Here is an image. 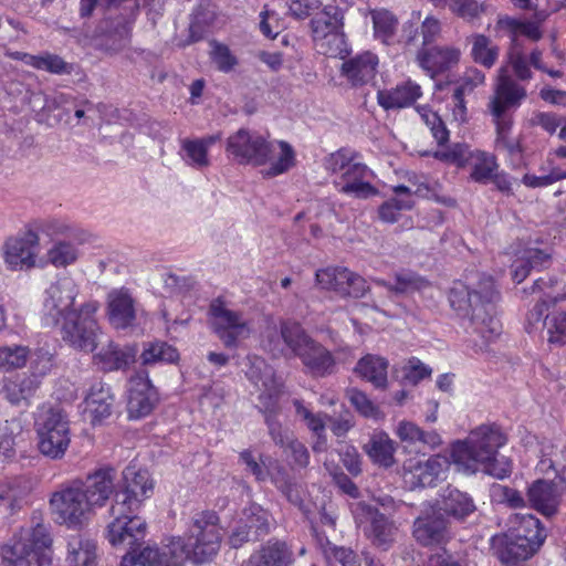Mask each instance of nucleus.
Wrapping results in <instances>:
<instances>
[{"mask_svg":"<svg viewBox=\"0 0 566 566\" xmlns=\"http://www.w3.org/2000/svg\"><path fill=\"white\" fill-rule=\"evenodd\" d=\"M494 554L505 566H527L525 563L541 547L537 544L530 543V539L517 538L510 533H505L492 538Z\"/></svg>","mask_w":566,"mask_h":566,"instance_id":"a878e982","label":"nucleus"},{"mask_svg":"<svg viewBox=\"0 0 566 566\" xmlns=\"http://www.w3.org/2000/svg\"><path fill=\"white\" fill-rule=\"evenodd\" d=\"M505 443L506 437L500 427L483 424L472 430L464 441H457L452 444L451 459L458 471L464 474L481 471L503 480L513 470L512 461L497 453V450Z\"/></svg>","mask_w":566,"mask_h":566,"instance_id":"7ed1b4c3","label":"nucleus"},{"mask_svg":"<svg viewBox=\"0 0 566 566\" xmlns=\"http://www.w3.org/2000/svg\"><path fill=\"white\" fill-rule=\"evenodd\" d=\"M27 489L17 482H10L0 486V505L10 513L20 510L25 503Z\"/></svg>","mask_w":566,"mask_h":566,"instance_id":"6e6d98bb","label":"nucleus"},{"mask_svg":"<svg viewBox=\"0 0 566 566\" xmlns=\"http://www.w3.org/2000/svg\"><path fill=\"white\" fill-rule=\"evenodd\" d=\"M87 234L81 239L57 238L46 250V262L56 269H65L75 264L82 256L81 245L86 242Z\"/></svg>","mask_w":566,"mask_h":566,"instance_id":"f704fd0d","label":"nucleus"},{"mask_svg":"<svg viewBox=\"0 0 566 566\" xmlns=\"http://www.w3.org/2000/svg\"><path fill=\"white\" fill-rule=\"evenodd\" d=\"M208 323L227 348L238 347L247 327L243 315L229 308L220 298L210 303Z\"/></svg>","mask_w":566,"mask_h":566,"instance_id":"dca6fc26","label":"nucleus"},{"mask_svg":"<svg viewBox=\"0 0 566 566\" xmlns=\"http://www.w3.org/2000/svg\"><path fill=\"white\" fill-rule=\"evenodd\" d=\"M116 471L111 467H102L87 474L82 481L83 493L93 511L103 507L115 491Z\"/></svg>","mask_w":566,"mask_h":566,"instance_id":"cd10ccee","label":"nucleus"},{"mask_svg":"<svg viewBox=\"0 0 566 566\" xmlns=\"http://www.w3.org/2000/svg\"><path fill=\"white\" fill-rule=\"evenodd\" d=\"M113 401L114 397L106 384L97 381L91 386L84 400V413L92 424L99 423L111 416Z\"/></svg>","mask_w":566,"mask_h":566,"instance_id":"c9c22d12","label":"nucleus"},{"mask_svg":"<svg viewBox=\"0 0 566 566\" xmlns=\"http://www.w3.org/2000/svg\"><path fill=\"white\" fill-rule=\"evenodd\" d=\"M396 434L406 448H415L418 451L426 447L436 449L442 443L441 437L436 431H424L415 422L407 420L398 423Z\"/></svg>","mask_w":566,"mask_h":566,"instance_id":"58836bf2","label":"nucleus"},{"mask_svg":"<svg viewBox=\"0 0 566 566\" xmlns=\"http://www.w3.org/2000/svg\"><path fill=\"white\" fill-rule=\"evenodd\" d=\"M371 19L376 38L384 43H388L397 29L398 21L396 17L388 10H374L371 11Z\"/></svg>","mask_w":566,"mask_h":566,"instance_id":"5fc2aeb1","label":"nucleus"},{"mask_svg":"<svg viewBox=\"0 0 566 566\" xmlns=\"http://www.w3.org/2000/svg\"><path fill=\"white\" fill-rule=\"evenodd\" d=\"M395 283L387 282L381 279L375 280L377 285L386 287L389 292L395 294H412L415 292H422L430 287V282L412 271H401L395 274Z\"/></svg>","mask_w":566,"mask_h":566,"instance_id":"a18cd8bd","label":"nucleus"},{"mask_svg":"<svg viewBox=\"0 0 566 566\" xmlns=\"http://www.w3.org/2000/svg\"><path fill=\"white\" fill-rule=\"evenodd\" d=\"M39 245L40 237L28 226L22 233L9 238L3 245V258L8 269L22 271L33 268Z\"/></svg>","mask_w":566,"mask_h":566,"instance_id":"412c9836","label":"nucleus"},{"mask_svg":"<svg viewBox=\"0 0 566 566\" xmlns=\"http://www.w3.org/2000/svg\"><path fill=\"white\" fill-rule=\"evenodd\" d=\"M153 488L148 471L128 465L123 471V491L115 495L114 503L127 506L130 513L137 512L145 499L149 497Z\"/></svg>","mask_w":566,"mask_h":566,"instance_id":"5701e85b","label":"nucleus"},{"mask_svg":"<svg viewBox=\"0 0 566 566\" xmlns=\"http://www.w3.org/2000/svg\"><path fill=\"white\" fill-rule=\"evenodd\" d=\"M294 553L285 541L269 538L250 556V566H292Z\"/></svg>","mask_w":566,"mask_h":566,"instance_id":"2f4dec72","label":"nucleus"},{"mask_svg":"<svg viewBox=\"0 0 566 566\" xmlns=\"http://www.w3.org/2000/svg\"><path fill=\"white\" fill-rule=\"evenodd\" d=\"M136 300L126 287L114 289L107 295L109 323L117 329H125L136 321Z\"/></svg>","mask_w":566,"mask_h":566,"instance_id":"c756f323","label":"nucleus"},{"mask_svg":"<svg viewBox=\"0 0 566 566\" xmlns=\"http://www.w3.org/2000/svg\"><path fill=\"white\" fill-rule=\"evenodd\" d=\"M496 126V139L495 144L497 148H503L509 154L514 155L522 151L521 145L517 140L510 137V130L512 127V120H494Z\"/></svg>","mask_w":566,"mask_h":566,"instance_id":"774afa93","label":"nucleus"},{"mask_svg":"<svg viewBox=\"0 0 566 566\" xmlns=\"http://www.w3.org/2000/svg\"><path fill=\"white\" fill-rule=\"evenodd\" d=\"M158 396L151 385L147 371H138L132 376L128 386L127 411L129 418H142L151 412Z\"/></svg>","mask_w":566,"mask_h":566,"instance_id":"b1692460","label":"nucleus"},{"mask_svg":"<svg viewBox=\"0 0 566 566\" xmlns=\"http://www.w3.org/2000/svg\"><path fill=\"white\" fill-rule=\"evenodd\" d=\"M467 41L471 44V57L475 63L486 69H491L495 65L500 50L489 36L474 33L470 35Z\"/></svg>","mask_w":566,"mask_h":566,"instance_id":"49530a36","label":"nucleus"},{"mask_svg":"<svg viewBox=\"0 0 566 566\" xmlns=\"http://www.w3.org/2000/svg\"><path fill=\"white\" fill-rule=\"evenodd\" d=\"M346 397L352 406L366 418H376L379 413V408L367 397V395L357 389L348 388Z\"/></svg>","mask_w":566,"mask_h":566,"instance_id":"e2e57ef3","label":"nucleus"},{"mask_svg":"<svg viewBox=\"0 0 566 566\" xmlns=\"http://www.w3.org/2000/svg\"><path fill=\"white\" fill-rule=\"evenodd\" d=\"M50 506L55 521L72 528L82 527L94 513L83 493L82 480L61 485L52 493Z\"/></svg>","mask_w":566,"mask_h":566,"instance_id":"9d476101","label":"nucleus"},{"mask_svg":"<svg viewBox=\"0 0 566 566\" xmlns=\"http://www.w3.org/2000/svg\"><path fill=\"white\" fill-rule=\"evenodd\" d=\"M544 326L547 327L548 342L551 344L566 343V312L556 315H546Z\"/></svg>","mask_w":566,"mask_h":566,"instance_id":"69168bd1","label":"nucleus"},{"mask_svg":"<svg viewBox=\"0 0 566 566\" xmlns=\"http://www.w3.org/2000/svg\"><path fill=\"white\" fill-rule=\"evenodd\" d=\"M144 365L155 364L159 361L175 363L179 358L177 349L167 343L158 342L149 344L144 348L142 355Z\"/></svg>","mask_w":566,"mask_h":566,"instance_id":"864d4df0","label":"nucleus"},{"mask_svg":"<svg viewBox=\"0 0 566 566\" xmlns=\"http://www.w3.org/2000/svg\"><path fill=\"white\" fill-rule=\"evenodd\" d=\"M494 281L485 277L476 290L462 282H454L449 291V302L459 316L468 318L474 333L491 339L501 333V323L495 316L494 303L499 300Z\"/></svg>","mask_w":566,"mask_h":566,"instance_id":"20e7f679","label":"nucleus"},{"mask_svg":"<svg viewBox=\"0 0 566 566\" xmlns=\"http://www.w3.org/2000/svg\"><path fill=\"white\" fill-rule=\"evenodd\" d=\"M345 8L326 4L310 21L312 40L317 53L345 59L349 46L344 32Z\"/></svg>","mask_w":566,"mask_h":566,"instance_id":"423d86ee","label":"nucleus"},{"mask_svg":"<svg viewBox=\"0 0 566 566\" xmlns=\"http://www.w3.org/2000/svg\"><path fill=\"white\" fill-rule=\"evenodd\" d=\"M566 490V480L557 475L553 480H535L527 489V501L534 510L546 517L558 512L563 494Z\"/></svg>","mask_w":566,"mask_h":566,"instance_id":"aec40b11","label":"nucleus"},{"mask_svg":"<svg viewBox=\"0 0 566 566\" xmlns=\"http://www.w3.org/2000/svg\"><path fill=\"white\" fill-rule=\"evenodd\" d=\"M412 535L421 546L446 545L452 538L451 522L433 504H424L413 521Z\"/></svg>","mask_w":566,"mask_h":566,"instance_id":"2eb2a0df","label":"nucleus"},{"mask_svg":"<svg viewBox=\"0 0 566 566\" xmlns=\"http://www.w3.org/2000/svg\"><path fill=\"white\" fill-rule=\"evenodd\" d=\"M526 96L525 87L518 84L505 67H501L488 108L494 120L511 119L509 113L517 109Z\"/></svg>","mask_w":566,"mask_h":566,"instance_id":"f3484780","label":"nucleus"},{"mask_svg":"<svg viewBox=\"0 0 566 566\" xmlns=\"http://www.w3.org/2000/svg\"><path fill=\"white\" fill-rule=\"evenodd\" d=\"M180 156L187 166L195 169H203L210 165L208 150L197 139H182Z\"/></svg>","mask_w":566,"mask_h":566,"instance_id":"8fccbe9b","label":"nucleus"},{"mask_svg":"<svg viewBox=\"0 0 566 566\" xmlns=\"http://www.w3.org/2000/svg\"><path fill=\"white\" fill-rule=\"evenodd\" d=\"M421 95L420 85L408 80L391 90L379 91L377 99L385 109H398L413 105Z\"/></svg>","mask_w":566,"mask_h":566,"instance_id":"e433bc0d","label":"nucleus"},{"mask_svg":"<svg viewBox=\"0 0 566 566\" xmlns=\"http://www.w3.org/2000/svg\"><path fill=\"white\" fill-rule=\"evenodd\" d=\"M227 151L240 164L248 161V130L240 128L228 138Z\"/></svg>","mask_w":566,"mask_h":566,"instance_id":"338daca9","label":"nucleus"},{"mask_svg":"<svg viewBox=\"0 0 566 566\" xmlns=\"http://www.w3.org/2000/svg\"><path fill=\"white\" fill-rule=\"evenodd\" d=\"M363 450L379 467L390 468L395 463V442L385 432L373 434Z\"/></svg>","mask_w":566,"mask_h":566,"instance_id":"37998d69","label":"nucleus"},{"mask_svg":"<svg viewBox=\"0 0 566 566\" xmlns=\"http://www.w3.org/2000/svg\"><path fill=\"white\" fill-rule=\"evenodd\" d=\"M416 52L419 66L432 78L457 65L461 55L459 49L448 45H431Z\"/></svg>","mask_w":566,"mask_h":566,"instance_id":"c85d7f7f","label":"nucleus"},{"mask_svg":"<svg viewBox=\"0 0 566 566\" xmlns=\"http://www.w3.org/2000/svg\"><path fill=\"white\" fill-rule=\"evenodd\" d=\"M388 367L386 358L367 354L357 361L354 371L375 388L385 389L388 385Z\"/></svg>","mask_w":566,"mask_h":566,"instance_id":"ea45409f","label":"nucleus"},{"mask_svg":"<svg viewBox=\"0 0 566 566\" xmlns=\"http://www.w3.org/2000/svg\"><path fill=\"white\" fill-rule=\"evenodd\" d=\"M262 322L260 344L272 357H297L305 373L314 378L336 373L337 363L333 353L312 338L300 323L285 321L277 328L271 316L263 317Z\"/></svg>","mask_w":566,"mask_h":566,"instance_id":"f03ea898","label":"nucleus"},{"mask_svg":"<svg viewBox=\"0 0 566 566\" xmlns=\"http://www.w3.org/2000/svg\"><path fill=\"white\" fill-rule=\"evenodd\" d=\"M98 307L97 302L90 301L61 318L62 339L72 348L85 353H93L97 348L102 334L96 319Z\"/></svg>","mask_w":566,"mask_h":566,"instance_id":"6e6552de","label":"nucleus"},{"mask_svg":"<svg viewBox=\"0 0 566 566\" xmlns=\"http://www.w3.org/2000/svg\"><path fill=\"white\" fill-rule=\"evenodd\" d=\"M449 464L448 458L440 454L427 460L409 459L402 467L403 478L412 488H432L442 479Z\"/></svg>","mask_w":566,"mask_h":566,"instance_id":"4be33fe9","label":"nucleus"},{"mask_svg":"<svg viewBox=\"0 0 566 566\" xmlns=\"http://www.w3.org/2000/svg\"><path fill=\"white\" fill-rule=\"evenodd\" d=\"M378 57L367 51L345 61L340 73L353 86H363L371 83L377 73Z\"/></svg>","mask_w":566,"mask_h":566,"instance_id":"72a5a7b5","label":"nucleus"},{"mask_svg":"<svg viewBox=\"0 0 566 566\" xmlns=\"http://www.w3.org/2000/svg\"><path fill=\"white\" fill-rule=\"evenodd\" d=\"M52 539L45 526L22 528L1 546L3 566H49Z\"/></svg>","mask_w":566,"mask_h":566,"instance_id":"39448f33","label":"nucleus"},{"mask_svg":"<svg viewBox=\"0 0 566 566\" xmlns=\"http://www.w3.org/2000/svg\"><path fill=\"white\" fill-rule=\"evenodd\" d=\"M219 517L206 511L196 516L186 538H172L164 546H144L137 555L123 557L120 566H184L210 560L219 551L221 534Z\"/></svg>","mask_w":566,"mask_h":566,"instance_id":"f257e3e1","label":"nucleus"},{"mask_svg":"<svg viewBox=\"0 0 566 566\" xmlns=\"http://www.w3.org/2000/svg\"><path fill=\"white\" fill-rule=\"evenodd\" d=\"M370 175L368 167L360 163H352L348 168L343 172V184L340 192L346 195H354L357 198L366 199L377 193V189L365 181Z\"/></svg>","mask_w":566,"mask_h":566,"instance_id":"4c0bfd02","label":"nucleus"},{"mask_svg":"<svg viewBox=\"0 0 566 566\" xmlns=\"http://www.w3.org/2000/svg\"><path fill=\"white\" fill-rule=\"evenodd\" d=\"M15 57L21 59L27 65L36 70L54 74H69L72 71V66L56 54L44 53L41 55H32L28 53H17Z\"/></svg>","mask_w":566,"mask_h":566,"instance_id":"de8ad7c7","label":"nucleus"},{"mask_svg":"<svg viewBox=\"0 0 566 566\" xmlns=\"http://www.w3.org/2000/svg\"><path fill=\"white\" fill-rule=\"evenodd\" d=\"M214 21V12L208 8L198 7L193 13L189 25V38L186 44L202 40Z\"/></svg>","mask_w":566,"mask_h":566,"instance_id":"603ef678","label":"nucleus"},{"mask_svg":"<svg viewBox=\"0 0 566 566\" xmlns=\"http://www.w3.org/2000/svg\"><path fill=\"white\" fill-rule=\"evenodd\" d=\"M30 356L27 346L12 344L0 346V370L10 371L25 366Z\"/></svg>","mask_w":566,"mask_h":566,"instance_id":"3c124183","label":"nucleus"},{"mask_svg":"<svg viewBox=\"0 0 566 566\" xmlns=\"http://www.w3.org/2000/svg\"><path fill=\"white\" fill-rule=\"evenodd\" d=\"M434 157L461 168L470 167V178L481 185L489 184L492 174L499 169L496 157L493 154L471 149L470 146L460 143L448 149L436 151Z\"/></svg>","mask_w":566,"mask_h":566,"instance_id":"f8f14e48","label":"nucleus"},{"mask_svg":"<svg viewBox=\"0 0 566 566\" xmlns=\"http://www.w3.org/2000/svg\"><path fill=\"white\" fill-rule=\"evenodd\" d=\"M265 422L269 434L275 446L283 450V453L292 460V462L305 468L310 462V453L307 448L295 437L294 432L283 427L282 423L272 415L266 416Z\"/></svg>","mask_w":566,"mask_h":566,"instance_id":"bb28decb","label":"nucleus"},{"mask_svg":"<svg viewBox=\"0 0 566 566\" xmlns=\"http://www.w3.org/2000/svg\"><path fill=\"white\" fill-rule=\"evenodd\" d=\"M113 521L106 527V538L108 543L116 548L127 549L123 557L137 555L142 549L146 537L147 525L145 520L130 513L127 506L119 503H113L109 509Z\"/></svg>","mask_w":566,"mask_h":566,"instance_id":"1a4fd4ad","label":"nucleus"},{"mask_svg":"<svg viewBox=\"0 0 566 566\" xmlns=\"http://www.w3.org/2000/svg\"><path fill=\"white\" fill-rule=\"evenodd\" d=\"M412 207L413 201L410 198H391L379 206L378 217L382 222L395 223L398 221L401 211L411 210Z\"/></svg>","mask_w":566,"mask_h":566,"instance_id":"052dcab7","label":"nucleus"},{"mask_svg":"<svg viewBox=\"0 0 566 566\" xmlns=\"http://www.w3.org/2000/svg\"><path fill=\"white\" fill-rule=\"evenodd\" d=\"M317 284L325 290H331L342 297H363L369 286L364 277L346 268L329 266L316 271Z\"/></svg>","mask_w":566,"mask_h":566,"instance_id":"6ab92c4d","label":"nucleus"},{"mask_svg":"<svg viewBox=\"0 0 566 566\" xmlns=\"http://www.w3.org/2000/svg\"><path fill=\"white\" fill-rule=\"evenodd\" d=\"M292 403L296 415L305 421L307 428L321 440L323 433H325L324 417H328L326 415L313 413L300 399H293Z\"/></svg>","mask_w":566,"mask_h":566,"instance_id":"680f3d73","label":"nucleus"},{"mask_svg":"<svg viewBox=\"0 0 566 566\" xmlns=\"http://www.w3.org/2000/svg\"><path fill=\"white\" fill-rule=\"evenodd\" d=\"M67 104H73L75 107V117L81 119L85 117L86 111L93 109V104L88 99L76 102L71 95L65 93H57L45 99L44 107L49 111L64 107Z\"/></svg>","mask_w":566,"mask_h":566,"instance_id":"13d9d810","label":"nucleus"},{"mask_svg":"<svg viewBox=\"0 0 566 566\" xmlns=\"http://www.w3.org/2000/svg\"><path fill=\"white\" fill-rule=\"evenodd\" d=\"M38 447L40 452L52 459H62L71 443L67 415L60 409H50L38 421Z\"/></svg>","mask_w":566,"mask_h":566,"instance_id":"9b49d317","label":"nucleus"},{"mask_svg":"<svg viewBox=\"0 0 566 566\" xmlns=\"http://www.w3.org/2000/svg\"><path fill=\"white\" fill-rule=\"evenodd\" d=\"M96 544L82 535H73L67 542L66 562L70 566H95Z\"/></svg>","mask_w":566,"mask_h":566,"instance_id":"c03bdc74","label":"nucleus"},{"mask_svg":"<svg viewBox=\"0 0 566 566\" xmlns=\"http://www.w3.org/2000/svg\"><path fill=\"white\" fill-rule=\"evenodd\" d=\"M441 31L440 20L428 15L419 27L406 23L402 27L400 42L408 51H419L421 48L431 46L440 38Z\"/></svg>","mask_w":566,"mask_h":566,"instance_id":"7c9ffc66","label":"nucleus"},{"mask_svg":"<svg viewBox=\"0 0 566 566\" xmlns=\"http://www.w3.org/2000/svg\"><path fill=\"white\" fill-rule=\"evenodd\" d=\"M433 506L442 512V515L450 522L459 523L467 522L478 510L471 494L452 485H448L441 491Z\"/></svg>","mask_w":566,"mask_h":566,"instance_id":"393cba45","label":"nucleus"},{"mask_svg":"<svg viewBox=\"0 0 566 566\" xmlns=\"http://www.w3.org/2000/svg\"><path fill=\"white\" fill-rule=\"evenodd\" d=\"M52 356L45 353L32 363L31 374H20L3 381V394L6 399L13 406L29 405L41 385V376H44L52 368Z\"/></svg>","mask_w":566,"mask_h":566,"instance_id":"4468645a","label":"nucleus"},{"mask_svg":"<svg viewBox=\"0 0 566 566\" xmlns=\"http://www.w3.org/2000/svg\"><path fill=\"white\" fill-rule=\"evenodd\" d=\"M44 294L43 314L48 324L56 325L62 317L76 311L73 305L78 294V286L72 276H57Z\"/></svg>","mask_w":566,"mask_h":566,"instance_id":"a211bd4d","label":"nucleus"},{"mask_svg":"<svg viewBox=\"0 0 566 566\" xmlns=\"http://www.w3.org/2000/svg\"><path fill=\"white\" fill-rule=\"evenodd\" d=\"M276 528V521L258 504H250V534L254 541L263 542Z\"/></svg>","mask_w":566,"mask_h":566,"instance_id":"09e8293b","label":"nucleus"},{"mask_svg":"<svg viewBox=\"0 0 566 566\" xmlns=\"http://www.w3.org/2000/svg\"><path fill=\"white\" fill-rule=\"evenodd\" d=\"M137 354L135 344L119 346L109 340L93 356V360L105 371L124 370L135 363Z\"/></svg>","mask_w":566,"mask_h":566,"instance_id":"473e14b6","label":"nucleus"},{"mask_svg":"<svg viewBox=\"0 0 566 566\" xmlns=\"http://www.w3.org/2000/svg\"><path fill=\"white\" fill-rule=\"evenodd\" d=\"M350 510L356 525L363 528L365 536L376 547L387 551L392 545L397 527L377 507L366 502H356Z\"/></svg>","mask_w":566,"mask_h":566,"instance_id":"ddd939ff","label":"nucleus"},{"mask_svg":"<svg viewBox=\"0 0 566 566\" xmlns=\"http://www.w3.org/2000/svg\"><path fill=\"white\" fill-rule=\"evenodd\" d=\"M259 31L268 39H275L283 30V23L279 14L264 7L259 14Z\"/></svg>","mask_w":566,"mask_h":566,"instance_id":"0e129e2a","label":"nucleus"},{"mask_svg":"<svg viewBox=\"0 0 566 566\" xmlns=\"http://www.w3.org/2000/svg\"><path fill=\"white\" fill-rule=\"evenodd\" d=\"M510 534L514 537L530 539V543L542 545L546 534L541 521L533 514L516 513L510 517Z\"/></svg>","mask_w":566,"mask_h":566,"instance_id":"a19ab883","label":"nucleus"},{"mask_svg":"<svg viewBox=\"0 0 566 566\" xmlns=\"http://www.w3.org/2000/svg\"><path fill=\"white\" fill-rule=\"evenodd\" d=\"M28 228L38 237L40 233H43L52 238V240L57 238H69L76 240L84 237V230L56 218L33 220L32 222L28 223Z\"/></svg>","mask_w":566,"mask_h":566,"instance_id":"79ce46f5","label":"nucleus"},{"mask_svg":"<svg viewBox=\"0 0 566 566\" xmlns=\"http://www.w3.org/2000/svg\"><path fill=\"white\" fill-rule=\"evenodd\" d=\"M281 153L275 161L266 169H262L261 174L266 178H272L289 171L295 164V154L286 142L279 143Z\"/></svg>","mask_w":566,"mask_h":566,"instance_id":"4d7b16f0","label":"nucleus"},{"mask_svg":"<svg viewBox=\"0 0 566 566\" xmlns=\"http://www.w3.org/2000/svg\"><path fill=\"white\" fill-rule=\"evenodd\" d=\"M274 146L264 136L250 135V164L264 165L273 159Z\"/></svg>","mask_w":566,"mask_h":566,"instance_id":"bf43d9fd","label":"nucleus"},{"mask_svg":"<svg viewBox=\"0 0 566 566\" xmlns=\"http://www.w3.org/2000/svg\"><path fill=\"white\" fill-rule=\"evenodd\" d=\"M112 10L102 19L96 28V35L102 46L109 53L125 49L130 41V31L139 13L138 0H108Z\"/></svg>","mask_w":566,"mask_h":566,"instance_id":"0eeeda50","label":"nucleus"}]
</instances>
